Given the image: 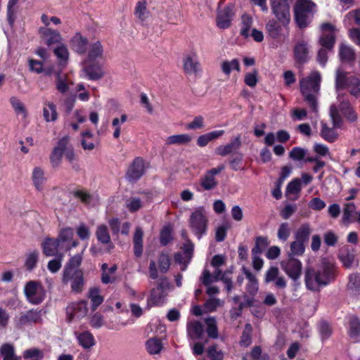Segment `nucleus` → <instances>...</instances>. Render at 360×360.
Masks as SVG:
<instances>
[{"instance_id":"obj_1","label":"nucleus","mask_w":360,"mask_h":360,"mask_svg":"<svg viewBox=\"0 0 360 360\" xmlns=\"http://www.w3.org/2000/svg\"><path fill=\"white\" fill-rule=\"evenodd\" d=\"M338 267L333 259L322 258L317 266L307 267L304 272V282L308 290L319 291L320 288L333 283L338 276Z\"/></svg>"},{"instance_id":"obj_2","label":"nucleus","mask_w":360,"mask_h":360,"mask_svg":"<svg viewBox=\"0 0 360 360\" xmlns=\"http://www.w3.org/2000/svg\"><path fill=\"white\" fill-rule=\"evenodd\" d=\"M322 77L317 70L311 71L308 75L300 79V92L304 100L314 112L318 110V97L320 94Z\"/></svg>"},{"instance_id":"obj_3","label":"nucleus","mask_w":360,"mask_h":360,"mask_svg":"<svg viewBox=\"0 0 360 360\" xmlns=\"http://www.w3.org/2000/svg\"><path fill=\"white\" fill-rule=\"evenodd\" d=\"M316 12V4L310 0H297L294 6L295 19L297 26L302 29L311 22Z\"/></svg>"},{"instance_id":"obj_4","label":"nucleus","mask_w":360,"mask_h":360,"mask_svg":"<svg viewBox=\"0 0 360 360\" xmlns=\"http://www.w3.org/2000/svg\"><path fill=\"white\" fill-rule=\"evenodd\" d=\"M335 88L336 92L347 89L352 96L358 98L360 96V79L338 69L335 72Z\"/></svg>"},{"instance_id":"obj_5","label":"nucleus","mask_w":360,"mask_h":360,"mask_svg":"<svg viewBox=\"0 0 360 360\" xmlns=\"http://www.w3.org/2000/svg\"><path fill=\"white\" fill-rule=\"evenodd\" d=\"M208 215L205 207L200 206L195 209L189 218V226L193 233L200 239L207 231Z\"/></svg>"},{"instance_id":"obj_6","label":"nucleus","mask_w":360,"mask_h":360,"mask_svg":"<svg viewBox=\"0 0 360 360\" xmlns=\"http://www.w3.org/2000/svg\"><path fill=\"white\" fill-rule=\"evenodd\" d=\"M23 291L27 302L32 304H40L46 297V290L41 283L38 281L27 282Z\"/></svg>"},{"instance_id":"obj_7","label":"nucleus","mask_w":360,"mask_h":360,"mask_svg":"<svg viewBox=\"0 0 360 360\" xmlns=\"http://www.w3.org/2000/svg\"><path fill=\"white\" fill-rule=\"evenodd\" d=\"M292 0H271L272 13L278 20L284 26L290 20V3Z\"/></svg>"},{"instance_id":"obj_8","label":"nucleus","mask_w":360,"mask_h":360,"mask_svg":"<svg viewBox=\"0 0 360 360\" xmlns=\"http://www.w3.org/2000/svg\"><path fill=\"white\" fill-rule=\"evenodd\" d=\"M336 93L337 99L340 102L339 109L335 105H332L330 108V115L333 121V127L335 128H339L342 124V118L340 115L339 110L342 113L345 110H348L350 108H352V106L347 99V94L340 91Z\"/></svg>"},{"instance_id":"obj_9","label":"nucleus","mask_w":360,"mask_h":360,"mask_svg":"<svg viewBox=\"0 0 360 360\" xmlns=\"http://www.w3.org/2000/svg\"><path fill=\"white\" fill-rule=\"evenodd\" d=\"M171 259L169 255L165 252H161L158 257V261L150 260L148 267L149 277L151 279L158 278V269L162 274H165L169 269Z\"/></svg>"},{"instance_id":"obj_10","label":"nucleus","mask_w":360,"mask_h":360,"mask_svg":"<svg viewBox=\"0 0 360 360\" xmlns=\"http://www.w3.org/2000/svg\"><path fill=\"white\" fill-rule=\"evenodd\" d=\"M224 169L223 165L207 170L200 179V186L196 188L198 191H210L215 188L218 181L215 176Z\"/></svg>"},{"instance_id":"obj_11","label":"nucleus","mask_w":360,"mask_h":360,"mask_svg":"<svg viewBox=\"0 0 360 360\" xmlns=\"http://www.w3.org/2000/svg\"><path fill=\"white\" fill-rule=\"evenodd\" d=\"M42 321L41 311L30 309L21 313L18 317L14 319L17 328H22L26 326H32L41 323Z\"/></svg>"},{"instance_id":"obj_12","label":"nucleus","mask_w":360,"mask_h":360,"mask_svg":"<svg viewBox=\"0 0 360 360\" xmlns=\"http://www.w3.org/2000/svg\"><path fill=\"white\" fill-rule=\"evenodd\" d=\"M88 302L86 300L72 302L66 307L67 320L71 322L74 319H82L88 312Z\"/></svg>"},{"instance_id":"obj_13","label":"nucleus","mask_w":360,"mask_h":360,"mask_svg":"<svg viewBox=\"0 0 360 360\" xmlns=\"http://www.w3.org/2000/svg\"><path fill=\"white\" fill-rule=\"evenodd\" d=\"M281 265L285 274L292 280L296 281L300 277L302 264L299 259L289 257L288 259L281 262Z\"/></svg>"},{"instance_id":"obj_14","label":"nucleus","mask_w":360,"mask_h":360,"mask_svg":"<svg viewBox=\"0 0 360 360\" xmlns=\"http://www.w3.org/2000/svg\"><path fill=\"white\" fill-rule=\"evenodd\" d=\"M169 288V282L167 277L161 276L157 282L156 288H154L150 291V300L157 305L162 303L163 299L165 297V290Z\"/></svg>"},{"instance_id":"obj_15","label":"nucleus","mask_w":360,"mask_h":360,"mask_svg":"<svg viewBox=\"0 0 360 360\" xmlns=\"http://www.w3.org/2000/svg\"><path fill=\"white\" fill-rule=\"evenodd\" d=\"M265 283H274V287L278 290H284L287 286V281L283 276L280 275L277 266H271L265 273Z\"/></svg>"},{"instance_id":"obj_16","label":"nucleus","mask_w":360,"mask_h":360,"mask_svg":"<svg viewBox=\"0 0 360 360\" xmlns=\"http://www.w3.org/2000/svg\"><path fill=\"white\" fill-rule=\"evenodd\" d=\"M145 172V165L143 158H136L129 167L126 173V178L131 182L139 180Z\"/></svg>"},{"instance_id":"obj_17","label":"nucleus","mask_w":360,"mask_h":360,"mask_svg":"<svg viewBox=\"0 0 360 360\" xmlns=\"http://www.w3.org/2000/svg\"><path fill=\"white\" fill-rule=\"evenodd\" d=\"M294 59L300 65L307 63L310 58V47L304 40L298 41L293 49Z\"/></svg>"},{"instance_id":"obj_18","label":"nucleus","mask_w":360,"mask_h":360,"mask_svg":"<svg viewBox=\"0 0 360 360\" xmlns=\"http://www.w3.org/2000/svg\"><path fill=\"white\" fill-rule=\"evenodd\" d=\"M183 69L186 75H197L200 72V64L196 53H191L186 55L183 58Z\"/></svg>"},{"instance_id":"obj_19","label":"nucleus","mask_w":360,"mask_h":360,"mask_svg":"<svg viewBox=\"0 0 360 360\" xmlns=\"http://www.w3.org/2000/svg\"><path fill=\"white\" fill-rule=\"evenodd\" d=\"M242 142L240 136L238 135L233 139L226 145H220L215 148V153L224 157L231 153H238L237 150L241 147Z\"/></svg>"},{"instance_id":"obj_20","label":"nucleus","mask_w":360,"mask_h":360,"mask_svg":"<svg viewBox=\"0 0 360 360\" xmlns=\"http://www.w3.org/2000/svg\"><path fill=\"white\" fill-rule=\"evenodd\" d=\"M233 13V6L228 5L219 11L217 18V25L221 29H226L231 25Z\"/></svg>"},{"instance_id":"obj_21","label":"nucleus","mask_w":360,"mask_h":360,"mask_svg":"<svg viewBox=\"0 0 360 360\" xmlns=\"http://www.w3.org/2000/svg\"><path fill=\"white\" fill-rule=\"evenodd\" d=\"M38 32L40 37L44 40L48 46L59 43L61 41V35L57 30L46 27H41Z\"/></svg>"},{"instance_id":"obj_22","label":"nucleus","mask_w":360,"mask_h":360,"mask_svg":"<svg viewBox=\"0 0 360 360\" xmlns=\"http://www.w3.org/2000/svg\"><path fill=\"white\" fill-rule=\"evenodd\" d=\"M63 281L65 283L71 282L72 290L75 292H81L84 285L83 272H76L69 276L68 278L63 275Z\"/></svg>"},{"instance_id":"obj_23","label":"nucleus","mask_w":360,"mask_h":360,"mask_svg":"<svg viewBox=\"0 0 360 360\" xmlns=\"http://www.w3.org/2000/svg\"><path fill=\"white\" fill-rule=\"evenodd\" d=\"M70 44L72 49L79 54H85L87 51L89 46L88 39L82 36L79 32H77L71 39Z\"/></svg>"},{"instance_id":"obj_24","label":"nucleus","mask_w":360,"mask_h":360,"mask_svg":"<svg viewBox=\"0 0 360 360\" xmlns=\"http://www.w3.org/2000/svg\"><path fill=\"white\" fill-rule=\"evenodd\" d=\"M243 272L245 276L248 283L246 284V292L251 296H255L259 290V283L256 276L245 267L242 268Z\"/></svg>"},{"instance_id":"obj_25","label":"nucleus","mask_w":360,"mask_h":360,"mask_svg":"<svg viewBox=\"0 0 360 360\" xmlns=\"http://www.w3.org/2000/svg\"><path fill=\"white\" fill-rule=\"evenodd\" d=\"M74 334L79 345L85 349H90L96 344L94 337L89 331H76Z\"/></svg>"},{"instance_id":"obj_26","label":"nucleus","mask_w":360,"mask_h":360,"mask_svg":"<svg viewBox=\"0 0 360 360\" xmlns=\"http://www.w3.org/2000/svg\"><path fill=\"white\" fill-rule=\"evenodd\" d=\"M82 261V255L77 254L75 256L72 257L68 262L67 263L65 269L63 271V274H65V277L68 278L72 274H75L76 272H82L81 270L78 269Z\"/></svg>"},{"instance_id":"obj_27","label":"nucleus","mask_w":360,"mask_h":360,"mask_svg":"<svg viewBox=\"0 0 360 360\" xmlns=\"http://www.w3.org/2000/svg\"><path fill=\"white\" fill-rule=\"evenodd\" d=\"M204 329L202 323L198 321H192L187 323L188 337L192 340L200 339Z\"/></svg>"},{"instance_id":"obj_28","label":"nucleus","mask_w":360,"mask_h":360,"mask_svg":"<svg viewBox=\"0 0 360 360\" xmlns=\"http://www.w3.org/2000/svg\"><path fill=\"white\" fill-rule=\"evenodd\" d=\"M88 60L94 61L96 59L102 58L103 55V47L100 41H96L89 44L87 49Z\"/></svg>"},{"instance_id":"obj_29","label":"nucleus","mask_w":360,"mask_h":360,"mask_svg":"<svg viewBox=\"0 0 360 360\" xmlns=\"http://www.w3.org/2000/svg\"><path fill=\"white\" fill-rule=\"evenodd\" d=\"M84 72L90 80H98L104 76L101 65L97 63L86 65Z\"/></svg>"},{"instance_id":"obj_30","label":"nucleus","mask_w":360,"mask_h":360,"mask_svg":"<svg viewBox=\"0 0 360 360\" xmlns=\"http://www.w3.org/2000/svg\"><path fill=\"white\" fill-rule=\"evenodd\" d=\"M143 231L139 226L136 228L133 236L134 252L136 257H140L143 253Z\"/></svg>"},{"instance_id":"obj_31","label":"nucleus","mask_w":360,"mask_h":360,"mask_svg":"<svg viewBox=\"0 0 360 360\" xmlns=\"http://www.w3.org/2000/svg\"><path fill=\"white\" fill-rule=\"evenodd\" d=\"M58 240L46 238L42 243L43 252L47 257L54 256L58 252Z\"/></svg>"},{"instance_id":"obj_32","label":"nucleus","mask_w":360,"mask_h":360,"mask_svg":"<svg viewBox=\"0 0 360 360\" xmlns=\"http://www.w3.org/2000/svg\"><path fill=\"white\" fill-rule=\"evenodd\" d=\"M0 356L3 358V360H20V357H18L15 354V347L11 343H4L0 347Z\"/></svg>"},{"instance_id":"obj_33","label":"nucleus","mask_w":360,"mask_h":360,"mask_svg":"<svg viewBox=\"0 0 360 360\" xmlns=\"http://www.w3.org/2000/svg\"><path fill=\"white\" fill-rule=\"evenodd\" d=\"M312 232V229L309 224H302L295 233V238L296 240L307 243L309 236Z\"/></svg>"},{"instance_id":"obj_34","label":"nucleus","mask_w":360,"mask_h":360,"mask_svg":"<svg viewBox=\"0 0 360 360\" xmlns=\"http://www.w3.org/2000/svg\"><path fill=\"white\" fill-rule=\"evenodd\" d=\"M339 56L343 62H351L355 59V52L353 48L345 44H341L340 46Z\"/></svg>"},{"instance_id":"obj_35","label":"nucleus","mask_w":360,"mask_h":360,"mask_svg":"<svg viewBox=\"0 0 360 360\" xmlns=\"http://www.w3.org/2000/svg\"><path fill=\"white\" fill-rule=\"evenodd\" d=\"M43 117L46 122H54L58 118L56 106L53 102H47L43 108Z\"/></svg>"},{"instance_id":"obj_36","label":"nucleus","mask_w":360,"mask_h":360,"mask_svg":"<svg viewBox=\"0 0 360 360\" xmlns=\"http://www.w3.org/2000/svg\"><path fill=\"white\" fill-rule=\"evenodd\" d=\"M281 22L274 19L269 20L266 25L268 34L273 39H278L281 35L282 27Z\"/></svg>"},{"instance_id":"obj_37","label":"nucleus","mask_w":360,"mask_h":360,"mask_svg":"<svg viewBox=\"0 0 360 360\" xmlns=\"http://www.w3.org/2000/svg\"><path fill=\"white\" fill-rule=\"evenodd\" d=\"M134 15L141 22L145 21L149 15V11L147 9V2L146 0H141L136 3L134 8Z\"/></svg>"},{"instance_id":"obj_38","label":"nucleus","mask_w":360,"mask_h":360,"mask_svg":"<svg viewBox=\"0 0 360 360\" xmlns=\"http://www.w3.org/2000/svg\"><path fill=\"white\" fill-rule=\"evenodd\" d=\"M146 347L150 354H157L162 351L163 346L160 339L152 338L146 342Z\"/></svg>"},{"instance_id":"obj_39","label":"nucleus","mask_w":360,"mask_h":360,"mask_svg":"<svg viewBox=\"0 0 360 360\" xmlns=\"http://www.w3.org/2000/svg\"><path fill=\"white\" fill-rule=\"evenodd\" d=\"M96 236L99 242L103 244L111 243V239L108 227L104 224L98 226L96 231Z\"/></svg>"},{"instance_id":"obj_40","label":"nucleus","mask_w":360,"mask_h":360,"mask_svg":"<svg viewBox=\"0 0 360 360\" xmlns=\"http://www.w3.org/2000/svg\"><path fill=\"white\" fill-rule=\"evenodd\" d=\"M269 244L266 236H258L255 238V246L252 249V255H260Z\"/></svg>"},{"instance_id":"obj_41","label":"nucleus","mask_w":360,"mask_h":360,"mask_svg":"<svg viewBox=\"0 0 360 360\" xmlns=\"http://www.w3.org/2000/svg\"><path fill=\"white\" fill-rule=\"evenodd\" d=\"M192 140L191 136L188 134L172 135L167 137L166 144H186Z\"/></svg>"},{"instance_id":"obj_42","label":"nucleus","mask_w":360,"mask_h":360,"mask_svg":"<svg viewBox=\"0 0 360 360\" xmlns=\"http://www.w3.org/2000/svg\"><path fill=\"white\" fill-rule=\"evenodd\" d=\"M89 297L91 299V309L93 311H95L103 302V297L100 295V290L97 288L89 290Z\"/></svg>"},{"instance_id":"obj_43","label":"nucleus","mask_w":360,"mask_h":360,"mask_svg":"<svg viewBox=\"0 0 360 360\" xmlns=\"http://www.w3.org/2000/svg\"><path fill=\"white\" fill-rule=\"evenodd\" d=\"M33 184L38 191L42 189V184L46 181L44 171L40 167H35L32 172Z\"/></svg>"},{"instance_id":"obj_44","label":"nucleus","mask_w":360,"mask_h":360,"mask_svg":"<svg viewBox=\"0 0 360 360\" xmlns=\"http://www.w3.org/2000/svg\"><path fill=\"white\" fill-rule=\"evenodd\" d=\"M205 322L207 325L206 332L209 338L217 339L219 336V333L215 318L208 317L205 319Z\"/></svg>"},{"instance_id":"obj_45","label":"nucleus","mask_w":360,"mask_h":360,"mask_svg":"<svg viewBox=\"0 0 360 360\" xmlns=\"http://www.w3.org/2000/svg\"><path fill=\"white\" fill-rule=\"evenodd\" d=\"M349 335L356 338L360 335V320L356 316H352L349 321Z\"/></svg>"},{"instance_id":"obj_46","label":"nucleus","mask_w":360,"mask_h":360,"mask_svg":"<svg viewBox=\"0 0 360 360\" xmlns=\"http://www.w3.org/2000/svg\"><path fill=\"white\" fill-rule=\"evenodd\" d=\"M28 63L30 70L32 72H34L37 74L44 72L46 75H50L51 74V69H44L43 63L41 61L34 59H29Z\"/></svg>"},{"instance_id":"obj_47","label":"nucleus","mask_w":360,"mask_h":360,"mask_svg":"<svg viewBox=\"0 0 360 360\" xmlns=\"http://www.w3.org/2000/svg\"><path fill=\"white\" fill-rule=\"evenodd\" d=\"M232 70L240 71V63L238 59L235 58L231 61L224 60L222 62L221 70L226 75L229 76Z\"/></svg>"},{"instance_id":"obj_48","label":"nucleus","mask_w":360,"mask_h":360,"mask_svg":"<svg viewBox=\"0 0 360 360\" xmlns=\"http://www.w3.org/2000/svg\"><path fill=\"white\" fill-rule=\"evenodd\" d=\"M252 327L250 323H246L245 325L244 330L240 337V345L243 347L249 346L252 342Z\"/></svg>"},{"instance_id":"obj_49","label":"nucleus","mask_w":360,"mask_h":360,"mask_svg":"<svg viewBox=\"0 0 360 360\" xmlns=\"http://www.w3.org/2000/svg\"><path fill=\"white\" fill-rule=\"evenodd\" d=\"M356 211V206L354 203H347L345 205L342 221L348 225L352 222V217Z\"/></svg>"},{"instance_id":"obj_50","label":"nucleus","mask_w":360,"mask_h":360,"mask_svg":"<svg viewBox=\"0 0 360 360\" xmlns=\"http://www.w3.org/2000/svg\"><path fill=\"white\" fill-rule=\"evenodd\" d=\"M320 44L325 49L330 50L333 48L335 43V37L334 33L323 34L319 39Z\"/></svg>"},{"instance_id":"obj_51","label":"nucleus","mask_w":360,"mask_h":360,"mask_svg":"<svg viewBox=\"0 0 360 360\" xmlns=\"http://www.w3.org/2000/svg\"><path fill=\"white\" fill-rule=\"evenodd\" d=\"M321 136L322 138L329 142L335 141L337 139V135L334 129L329 128L325 123L321 124Z\"/></svg>"},{"instance_id":"obj_52","label":"nucleus","mask_w":360,"mask_h":360,"mask_svg":"<svg viewBox=\"0 0 360 360\" xmlns=\"http://www.w3.org/2000/svg\"><path fill=\"white\" fill-rule=\"evenodd\" d=\"M290 248V252L289 254V257L301 256L304 252L305 243L295 240L291 243Z\"/></svg>"},{"instance_id":"obj_53","label":"nucleus","mask_w":360,"mask_h":360,"mask_svg":"<svg viewBox=\"0 0 360 360\" xmlns=\"http://www.w3.org/2000/svg\"><path fill=\"white\" fill-rule=\"evenodd\" d=\"M291 233L290 225L287 222L281 223L278 227L277 236L280 240L286 241Z\"/></svg>"},{"instance_id":"obj_54","label":"nucleus","mask_w":360,"mask_h":360,"mask_svg":"<svg viewBox=\"0 0 360 360\" xmlns=\"http://www.w3.org/2000/svg\"><path fill=\"white\" fill-rule=\"evenodd\" d=\"M339 258L343 266L346 268L352 267L354 262V255L348 250L342 251L339 255Z\"/></svg>"},{"instance_id":"obj_55","label":"nucleus","mask_w":360,"mask_h":360,"mask_svg":"<svg viewBox=\"0 0 360 360\" xmlns=\"http://www.w3.org/2000/svg\"><path fill=\"white\" fill-rule=\"evenodd\" d=\"M126 207L131 212H135L143 207V202L140 198L131 197L127 200Z\"/></svg>"},{"instance_id":"obj_56","label":"nucleus","mask_w":360,"mask_h":360,"mask_svg":"<svg viewBox=\"0 0 360 360\" xmlns=\"http://www.w3.org/2000/svg\"><path fill=\"white\" fill-rule=\"evenodd\" d=\"M301 188V180L296 178L288 183L286 188V195L297 194L300 192Z\"/></svg>"},{"instance_id":"obj_57","label":"nucleus","mask_w":360,"mask_h":360,"mask_svg":"<svg viewBox=\"0 0 360 360\" xmlns=\"http://www.w3.org/2000/svg\"><path fill=\"white\" fill-rule=\"evenodd\" d=\"M54 54L57 56V58L60 60L61 62H66L69 57V52L68 50L64 44H61L58 46H57L53 50Z\"/></svg>"},{"instance_id":"obj_58","label":"nucleus","mask_w":360,"mask_h":360,"mask_svg":"<svg viewBox=\"0 0 360 360\" xmlns=\"http://www.w3.org/2000/svg\"><path fill=\"white\" fill-rule=\"evenodd\" d=\"M63 153H64L61 152L60 149L53 148L50 155V161L53 167H58L60 166Z\"/></svg>"},{"instance_id":"obj_59","label":"nucleus","mask_w":360,"mask_h":360,"mask_svg":"<svg viewBox=\"0 0 360 360\" xmlns=\"http://www.w3.org/2000/svg\"><path fill=\"white\" fill-rule=\"evenodd\" d=\"M242 20L240 34L246 38L250 36V29L252 26V18L248 15H243L242 17Z\"/></svg>"},{"instance_id":"obj_60","label":"nucleus","mask_w":360,"mask_h":360,"mask_svg":"<svg viewBox=\"0 0 360 360\" xmlns=\"http://www.w3.org/2000/svg\"><path fill=\"white\" fill-rule=\"evenodd\" d=\"M347 287L349 289L359 292L360 291V276L355 274L350 275Z\"/></svg>"},{"instance_id":"obj_61","label":"nucleus","mask_w":360,"mask_h":360,"mask_svg":"<svg viewBox=\"0 0 360 360\" xmlns=\"http://www.w3.org/2000/svg\"><path fill=\"white\" fill-rule=\"evenodd\" d=\"M75 198L79 199L81 202L85 205H89L92 200V196L84 190H77L73 192Z\"/></svg>"},{"instance_id":"obj_62","label":"nucleus","mask_w":360,"mask_h":360,"mask_svg":"<svg viewBox=\"0 0 360 360\" xmlns=\"http://www.w3.org/2000/svg\"><path fill=\"white\" fill-rule=\"evenodd\" d=\"M39 254L37 251L29 253L25 261V266L27 270H32L38 261Z\"/></svg>"},{"instance_id":"obj_63","label":"nucleus","mask_w":360,"mask_h":360,"mask_svg":"<svg viewBox=\"0 0 360 360\" xmlns=\"http://www.w3.org/2000/svg\"><path fill=\"white\" fill-rule=\"evenodd\" d=\"M338 240V237L333 231H328L323 235L324 243L328 246H335Z\"/></svg>"},{"instance_id":"obj_64","label":"nucleus","mask_w":360,"mask_h":360,"mask_svg":"<svg viewBox=\"0 0 360 360\" xmlns=\"http://www.w3.org/2000/svg\"><path fill=\"white\" fill-rule=\"evenodd\" d=\"M207 355L210 360H223L224 354L221 350H217L216 345L210 346L207 349Z\"/></svg>"}]
</instances>
